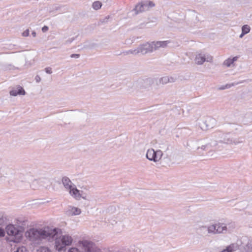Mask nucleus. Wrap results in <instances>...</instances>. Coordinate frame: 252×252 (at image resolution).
Masks as SVG:
<instances>
[{
  "label": "nucleus",
  "instance_id": "obj_34",
  "mask_svg": "<svg viewBox=\"0 0 252 252\" xmlns=\"http://www.w3.org/2000/svg\"><path fill=\"white\" fill-rule=\"evenodd\" d=\"M29 29H27L25 31H24L23 33H22V35L23 36H25V37H27V36H28L29 35Z\"/></svg>",
  "mask_w": 252,
  "mask_h": 252
},
{
  "label": "nucleus",
  "instance_id": "obj_15",
  "mask_svg": "<svg viewBox=\"0 0 252 252\" xmlns=\"http://www.w3.org/2000/svg\"><path fill=\"white\" fill-rule=\"evenodd\" d=\"M216 233H221L226 232L227 227L225 224L218 223H216Z\"/></svg>",
  "mask_w": 252,
  "mask_h": 252
},
{
  "label": "nucleus",
  "instance_id": "obj_31",
  "mask_svg": "<svg viewBox=\"0 0 252 252\" xmlns=\"http://www.w3.org/2000/svg\"><path fill=\"white\" fill-rule=\"evenodd\" d=\"M68 252H80L78 250V249L77 248L73 247V248H70L68 250Z\"/></svg>",
  "mask_w": 252,
  "mask_h": 252
},
{
  "label": "nucleus",
  "instance_id": "obj_13",
  "mask_svg": "<svg viewBox=\"0 0 252 252\" xmlns=\"http://www.w3.org/2000/svg\"><path fill=\"white\" fill-rule=\"evenodd\" d=\"M154 83V79L152 78H146L141 82V87L144 89L148 88L150 87Z\"/></svg>",
  "mask_w": 252,
  "mask_h": 252
},
{
  "label": "nucleus",
  "instance_id": "obj_20",
  "mask_svg": "<svg viewBox=\"0 0 252 252\" xmlns=\"http://www.w3.org/2000/svg\"><path fill=\"white\" fill-rule=\"evenodd\" d=\"M216 224H213L207 227V230L209 233H213V234H217L216 233Z\"/></svg>",
  "mask_w": 252,
  "mask_h": 252
},
{
  "label": "nucleus",
  "instance_id": "obj_27",
  "mask_svg": "<svg viewBox=\"0 0 252 252\" xmlns=\"http://www.w3.org/2000/svg\"><path fill=\"white\" fill-rule=\"evenodd\" d=\"M14 252H27V250L25 247L22 246L17 248L16 251Z\"/></svg>",
  "mask_w": 252,
  "mask_h": 252
},
{
  "label": "nucleus",
  "instance_id": "obj_4",
  "mask_svg": "<svg viewBox=\"0 0 252 252\" xmlns=\"http://www.w3.org/2000/svg\"><path fill=\"white\" fill-rule=\"evenodd\" d=\"M154 6V3L152 1H143L137 4L133 10L136 14H138L139 13L148 10L150 7H153Z\"/></svg>",
  "mask_w": 252,
  "mask_h": 252
},
{
  "label": "nucleus",
  "instance_id": "obj_16",
  "mask_svg": "<svg viewBox=\"0 0 252 252\" xmlns=\"http://www.w3.org/2000/svg\"><path fill=\"white\" fill-rule=\"evenodd\" d=\"M62 183L64 187V188L67 189H70L72 186V182L67 177L65 176L62 178Z\"/></svg>",
  "mask_w": 252,
  "mask_h": 252
},
{
  "label": "nucleus",
  "instance_id": "obj_5",
  "mask_svg": "<svg viewBox=\"0 0 252 252\" xmlns=\"http://www.w3.org/2000/svg\"><path fill=\"white\" fill-rule=\"evenodd\" d=\"M212 61L213 57L211 56L203 53L197 54L195 58V63L198 65H201L205 62L211 63Z\"/></svg>",
  "mask_w": 252,
  "mask_h": 252
},
{
  "label": "nucleus",
  "instance_id": "obj_45",
  "mask_svg": "<svg viewBox=\"0 0 252 252\" xmlns=\"http://www.w3.org/2000/svg\"><path fill=\"white\" fill-rule=\"evenodd\" d=\"M225 86H227L226 89L229 88L231 87V86L230 85H228V84H227Z\"/></svg>",
  "mask_w": 252,
  "mask_h": 252
},
{
  "label": "nucleus",
  "instance_id": "obj_35",
  "mask_svg": "<svg viewBox=\"0 0 252 252\" xmlns=\"http://www.w3.org/2000/svg\"><path fill=\"white\" fill-rule=\"evenodd\" d=\"M153 158H154V160H153V161L154 162H157L158 161V158H157V154H156V152L154 150V153L153 154Z\"/></svg>",
  "mask_w": 252,
  "mask_h": 252
},
{
  "label": "nucleus",
  "instance_id": "obj_43",
  "mask_svg": "<svg viewBox=\"0 0 252 252\" xmlns=\"http://www.w3.org/2000/svg\"><path fill=\"white\" fill-rule=\"evenodd\" d=\"M226 88H227V86H223L221 87L220 88V90H224V89H226Z\"/></svg>",
  "mask_w": 252,
  "mask_h": 252
},
{
  "label": "nucleus",
  "instance_id": "obj_42",
  "mask_svg": "<svg viewBox=\"0 0 252 252\" xmlns=\"http://www.w3.org/2000/svg\"><path fill=\"white\" fill-rule=\"evenodd\" d=\"M32 35L33 36V37H35L36 35V32L35 31H32Z\"/></svg>",
  "mask_w": 252,
  "mask_h": 252
},
{
  "label": "nucleus",
  "instance_id": "obj_41",
  "mask_svg": "<svg viewBox=\"0 0 252 252\" xmlns=\"http://www.w3.org/2000/svg\"><path fill=\"white\" fill-rule=\"evenodd\" d=\"M238 57L236 56L231 59L232 62L233 63L234 62L236 61L238 59Z\"/></svg>",
  "mask_w": 252,
  "mask_h": 252
},
{
  "label": "nucleus",
  "instance_id": "obj_26",
  "mask_svg": "<svg viewBox=\"0 0 252 252\" xmlns=\"http://www.w3.org/2000/svg\"><path fill=\"white\" fill-rule=\"evenodd\" d=\"M232 64H233V63L231 58L227 59L223 62V64L227 66V67L230 66Z\"/></svg>",
  "mask_w": 252,
  "mask_h": 252
},
{
  "label": "nucleus",
  "instance_id": "obj_2",
  "mask_svg": "<svg viewBox=\"0 0 252 252\" xmlns=\"http://www.w3.org/2000/svg\"><path fill=\"white\" fill-rule=\"evenodd\" d=\"M214 138L210 142V147H215L216 149L220 150V144H234L237 145L242 143L244 138L243 137H235L233 134L229 132L224 133L222 131H217L214 134Z\"/></svg>",
  "mask_w": 252,
  "mask_h": 252
},
{
  "label": "nucleus",
  "instance_id": "obj_7",
  "mask_svg": "<svg viewBox=\"0 0 252 252\" xmlns=\"http://www.w3.org/2000/svg\"><path fill=\"white\" fill-rule=\"evenodd\" d=\"M215 120L211 117H207L200 123V128L203 130H207L214 127Z\"/></svg>",
  "mask_w": 252,
  "mask_h": 252
},
{
  "label": "nucleus",
  "instance_id": "obj_3",
  "mask_svg": "<svg viewBox=\"0 0 252 252\" xmlns=\"http://www.w3.org/2000/svg\"><path fill=\"white\" fill-rule=\"evenodd\" d=\"M169 42V41H158L140 44L137 47L138 53L145 55L152 53L154 50H158L160 48H165Z\"/></svg>",
  "mask_w": 252,
  "mask_h": 252
},
{
  "label": "nucleus",
  "instance_id": "obj_10",
  "mask_svg": "<svg viewBox=\"0 0 252 252\" xmlns=\"http://www.w3.org/2000/svg\"><path fill=\"white\" fill-rule=\"evenodd\" d=\"M70 194L77 199H79L80 198H82L84 199H86V196H83L81 194L80 192H82V191H80L76 187H72L69 189Z\"/></svg>",
  "mask_w": 252,
  "mask_h": 252
},
{
  "label": "nucleus",
  "instance_id": "obj_17",
  "mask_svg": "<svg viewBox=\"0 0 252 252\" xmlns=\"http://www.w3.org/2000/svg\"><path fill=\"white\" fill-rule=\"evenodd\" d=\"M81 212V210L75 207H70L67 211L68 214L72 216L79 215Z\"/></svg>",
  "mask_w": 252,
  "mask_h": 252
},
{
  "label": "nucleus",
  "instance_id": "obj_24",
  "mask_svg": "<svg viewBox=\"0 0 252 252\" xmlns=\"http://www.w3.org/2000/svg\"><path fill=\"white\" fill-rule=\"evenodd\" d=\"M102 6L101 3L99 1H94L93 3V7L95 10H98L101 8Z\"/></svg>",
  "mask_w": 252,
  "mask_h": 252
},
{
  "label": "nucleus",
  "instance_id": "obj_33",
  "mask_svg": "<svg viewBox=\"0 0 252 252\" xmlns=\"http://www.w3.org/2000/svg\"><path fill=\"white\" fill-rule=\"evenodd\" d=\"M210 145V143L207 145H202L201 147H198L197 150H198L199 149H201L203 150H205L206 149V148L208 147V146Z\"/></svg>",
  "mask_w": 252,
  "mask_h": 252
},
{
  "label": "nucleus",
  "instance_id": "obj_29",
  "mask_svg": "<svg viewBox=\"0 0 252 252\" xmlns=\"http://www.w3.org/2000/svg\"><path fill=\"white\" fill-rule=\"evenodd\" d=\"M37 184H38V181L36 180H35L32 182V184L30 185V187L33 189H35V188H37V186H36Z\"/></svg>",
  "mask_w": 252,
  "mask_h": 252
},
{
  "label": "nucleus",
  "instance_id": "obj_38",
  "mask_svg": "<svg viewBox=\"0 0 252 252\" xmlns=\"http://www.w3.org/2000/svg\"><path fill=\"white\" fill-rule=\"evenodd\" d=\"M80 57V54H73L70 55V57L72 58H78Z\"/></svg>",
  "mask_w": 252,
  "mask_h": 252
},
{
  "label": "nucleus",
  "instance_id": "obj_21",
  "mask_svg": "<svg viewBox=\"0 0 252 252\" xmlns=\"http://www.w3.org/2000/svg\"><path fill=\"white\" fill-rule=\"evenodd\" d=\"M123 53L125 55H127L130 54L136 55H137L139 54L137 48H136L134 49H131V50L124 52Z\"/></svg>",
  "mask_w": 252,
  "mask_h": 252
},
{
  "label": "nucleus",
  "instance_id": "obj_9",
  "mask_svg": "<svg viewBox=\"0 0 252 252\" xmlns=\"http://www.w3.org/2000/svg\"><path fill=\"white\" fill-rule=\"evenodd\" d=\"M15 225L18 227V228L23 233L26 226L28 225L27 220L23 218H18L16 219V223Z\"/></svg>",
  "mask_w": 252,
  "mask_h": 252
},
{
  "label": "nucleus",
  "instance_id": "obj_12",
  "mask_svg": "<svg viewBox=\"0 0 252 252\" xmlns=\"http://www.w3.org/2000/svg\"><path fill=\"white\" fill-rule=\"evenodd\" d=\"M176 80H177V78L174 77L164 76V77H161L159 79V82L160 84L164 85V84H166L168 83H174L176 81Z\"/></svg>",
  "mask_w": 252,
  "mask_h": 252
},
{
  "label": "nucleus",
  "instance_id": "obj_30",
  "mask_svg": "<svg viewBox=\"0 0 252 252\" xmlns=\"http://www.w3.org/2000/svg\"><path fill=\"white\" fill-rule=\"evenodd\" d=\"M14 68V66L11 64H7L4 66V69L5 70H11L13 69Z\"/></svg>",
  "mask_w": 252,
  "mask_h": 252
},
{
  "label": "nucleus",
  "instance_id": "obj_1",
  "mask_svg": "<svg viewBox=\"0 0 252 252\" xmlns=\"http://www.w3.org/2000/svg\"><path fill=\"white\" fill-rule=\"evenodd\" d=\"M60 229H52L49 227L39 229L32 228L28 232V236L31 241L35 243H39L43 239H48V241H52L55 239L56 249L61 252L65 250L66 246L71 245L73 239L69 235L56 237Z\"/></svg>",
  "mask_w": 252,
  "mask_h": 252
},
{
  "label": "nucleus",
  "instance_id": "obj_23",
  "mask_svg": "<svg viewBox=\"0 0 252 252\" xmlns=\"http://www.w3.org/2000/svg\"><path fill=\"white\" fill-rule=\"evenodd\" d=\"M251 28L248 25H244L242 27V32L245 34L250 32Z\"/></svg>",
  "mask_w": 252,
  "mask_h": 252
},
{
  "label": "nucleus",
  "instance_id": "obj_46",
  "mask_svg": "<svg viewBox=\"0 0 252 252\" xmlns=\"http://www.w3.org/2000/svg\"><path fill=\"white\" fill-rule=\"evenodd\" d=\"M59 9H60V8H59V7H56V11H58Z\"/></svg>",
  "mask_w": 252,
  "mask_h": 252
},
{
  "label": "nucleus",
  "instance_id": "obj_25",
  "mask_svg": "<svg viewBox=\"0 0 252 252\" xmlns=\"http://www.w3.org/2000/svg\"><path fill=\"white\" fill-rule=\"evenodd\" d=\"M6 218L4 216L3 213L1 212H0V225L4 224Z\"/></svg>",
  "mask_w": 252,
  "mask_h": 252
},
{
  "label": "nucleus",
  "instance_id": "obj_19",
  "mask_svg": "<svg viewBox=\"0 0 252 252\" xmlns=\"http://www.w3.org/2000/svg\"><path fill=\"white\" fill-rule=\"evenodd\" d=\"M244 248L246 252H252V240H249Z\"/></svg>",
  "mask_w": 252,
  "mask_h": 252
},
{
  "label": "nucleus",
  "instance_id": "obj_44",
  "mask_svg": "<svg viewBox=\"0 0 252 252\" xmlns=\"http://www.w3.org/2000/svg\"><path fill=\"white\" fill-rule=\"evenodd\" d=\"M245 35V33L243 34V32H242L241 34L239 36V37L242 38Z\"/></svg>",
  "mask_w": 252,
  "mask_h": 252
},
{
  "label": "nucleus",
  "instance_id": "obj_36",
  "mask_svg": "<svg viewBox=\"0 0 252 252\" xmlns=\"http://www.w3.org/2000/svg\"><path fill=\"white\" fill-rule=\"evenodd\" d=\"M5 235L4 230L0 227V237H3Z\"/></svg>",
  "mask_w": 252,
  "mask_h": 252
},
{
  "label": "nucleus",
  "instance_id": "obj_22",
  "mask_svg": "<svg viewBox=\"0 0 252 252\" xmlns=\"http://www.w3.org/2000/svg\"><path fill=\"white\" fill-rule=\"evenodd\" d=\"M36 252H52V251L47 247L41 246L36 250Z\"/></svg>",
  "mask_w": 252,
  "mask_h": 252
},
{
  "label": "nucleus",
  "instance_id": "obj_18",
  "mask_svg": "<svg viewBox=\"0 0 252 252\" xmlns=\"http://www.w3.org/2000/svg\"><path fill=\"white\" fill-rule=\"evenodd\" d=\"M154 153V150L153 149H148L146 153V158L150 161H153L154 158H153V154Z\"/></svg>",
  "mask_w": 252,
  "mask_h": 252
},
{
  "label": "nucleus",
  "instance_id": "obj_40",
  "mask_svg": "<svg viewBox=\"0 0 252 252\" xmlns=\"http://www.w3.org/2000/svg\"><path fill=\"white\" fill-rule=\"evenodd\" d=\"M35 79L36 82H37V83H39L41 80V78H40V76L38 75H36L35 76Z\"/></svg>",
  "mask_w": 252,
  "mask_h": 252
},
{
  "label": "nucleus",
  "instance_id": "obj_8",
  "mask_svg": "<svg viewBox=\"0 0 252 252\" xmlns=\"http://www.w3.org/2000/svg\"><path fill=\"white\" fill-rule=\"evenodd\" d=\"M79 246L81 247L85 252H92L93 243L87 240L79 241Z\"/></svg>",
  "mask_w": 252,
  "mask_h": 252
},
{
  "label": "nucleus",
  "instance_id": "obj_37",
  "mask_svg": "<svg viewBox=\"0 0 252 252\" xmlns=\"http://www.w3.org/2000/svg\"><path fill=\"white\" fill-rule=\"evenodd\" d=\"M49 30V28L48 26H44V27H42V31L43 32H46L47 31H48Z\"/></svg>",
  "mask_w": 252,
  "mask_h": 252
},
{
  "label": "nucleus",
  "instance_id": "obj_32",
  "mask_svg": "<svg viewBox=\"0 0 252 252\" xmlns=\"http://www.w3.org/2000/svg\"><path fill=\"white\" fill-rule=\"evenodd\" d=\"M45 71L48 74H51L52 73V69L50 67H46L45 68Z\"/></svg>",
  "mask_w": 252,
  "mask_h": 252
},
{
  "label": "nucleus",
  "instance_id": "obj_6",
  "mask_svg": "<svg viewBox=\"0 0 252 252\" xmlns=\"http://www.w3.org/2000/svg\"><path fill=\"white\" fill-rule=\"evenodd\" d=\"M7 234L9 236L21 237L22 232L15 224H10L5 228Z\"/></svg>",
  "mask_w": 252,
  "mask_h": 252
},
{
  "label": "nucleus",
  "instance_id": "obj_11",
  "mask_svg": "<svg viewBox=\"0 0 252 252\" xmlns=\"http://www.w3.org/2000/svg\"><path fill=\"white\" fill-rule=\"evenodd\" d=\"M9 93L11 95L17 96V95H25L26 92L21 86H18L11 90Z\"/></svg>",
  "mask_w": 252,
  "mask_h": 252
},
{
  "label": "nucleus",
  "instance_id": "obj_14",
  "mask_svg": "<svg viewBox=\"0 0 252 252\" xmlns=\"http://www.w3.org/2000/svg\"><path fill=\"white\" fill-rule=\"evenodd\" d=\"M252 122V112L246 113L241 120L244 125H248Z\"/></svg>",
  "mask_w": 252,
  "mask_h": 252
},
{
  "label": "nucleus",
  "instance_id": "obj_39",
  "mask_svg": "<svg viewBox=\"0 0 252 252\" xmlns=\"http://www.w3.org/2000/svg\"><path fill=\"white\" fill-rule=\"evenodd\" d=\"M75 39L74 38H69L68 39H67L66 41V43H71Z\"/></svg>",
  "mask_w": 252,
  "mask_h": 252
},
{
  "label": "nucleus",
  "instance_id": "obj_28",
  "mask_svg": "<svg viewBox=\"0 0 252 252\" xmlns=\"http://www.w3.org/2000/svg\"><path fill=\"white\" fill-rule=\"evenodd\" d=\"M156 152L157 155L158 161H159L161 158V157L163 155L162 152L160 150H157Z\"/></svg>",
  "mask_w": 252,
  "mask_h": 252
}]
</instances>
